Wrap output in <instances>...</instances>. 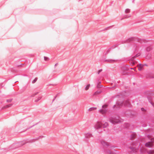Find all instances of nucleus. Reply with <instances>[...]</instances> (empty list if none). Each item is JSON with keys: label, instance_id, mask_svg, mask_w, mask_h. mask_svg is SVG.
<instances>
[{"label": "nucleus", "instance_id": "obj_1", "mask_svg": "<svg viewBox=\"0 0 154 154\" xmlns=\"http://www.w3.org/2000/svg\"><path fill=\"white\" fill-rule=\"evenodd\" d=\"M122 120L119 118H111L109 119L110 122L113 124H115L122 122Z\"/></svg>", "mask_w": 154, "mask_h": 154}, {"label": "nucleus", "instance_id": "obj_2", "mask_svg": "<svg viewBox=\"0 0 154 154\" xmlns=\"http://www.w3.org/2000/svg\"><path fill=\"white\" fill-rule=\"evenodd\" d=\"M102 125V123L100 122H97L95 125V128L97 129H100Z\"/></svg>", "mask_w": 154, "mask_h": 154}, {"label": "nucleus", "instance_id": "obj_3", "mask_svg": "<svg viewBox=\"0 0 154 154\" xmlns=\"http://www.w3.org/2000/svg\"><path fill=\"white\" fill-rule=\"evenodd\" d=\"M153 146V144L152 141L148 142L145 144V146L147 147H151Z\"/></svg>", "mask_w": 154, "mask_h": 154}, {"label": "nucleus", "instance_id": "obj_4", "mask_svg": "<svg viewBox=\"0 0 154 154\" xmlns=\"http://www.w3.org/2000/svg\"><path fill=\"white\" fill-rule=\"evenodd\" d=\"M100 142L101 144L105 147L108 146L109 145V143L104 140H101Z\"/></svg>", "mask_w": 154, "mask_h": 154}, {"label": "nucleus", "instance_id": "obj_5", "mask_svg": "<svg viewBox=\"0 0 154 154\" xmlns=\"http://www.w3.org/2000/svg\"><path fill=\"white\" fill-rule=\"evenodd\" d=\"M130 149H131V152H136L138 150L137 148L133 147H130Z\"/></svg>", "mask_w": 154, "mask_h": 154}, {"label": "nucleus", "instance_id": "obj_6", "mask_svg": "<svg viewBox=\"0 0 154 154\" xmlns=\"http://www.w3.org/2000/svg\"><path fill=\"white\" fill-rule=\"evenodd\" d=\"M139 55L138 54H137L136 56H135L133 57H132L131 59V60L132 61V62H131V64L133 66L135 64V62L134 61V59L137 57L139 56Z\"/></svg>", "mask_w": 154, "mask_h": 154}, {"label": "nucleus", "instance_id": "obj_7", "mask_svg": "<svg viewBox=\"0 0 154 154\" xmlns=\"http://www.w3.org/2000/svg\"><path fill=\"white\" fill-rule=\"evenodd\" d=\"M100 112L101 113L103 114H105L107 110L106 109H103L100 110Z\"/></svg>", "mask_w": 154, "mask_h": 154}, {"label": "nucleus", "instance_id": "obj_8", "mask_svg": "<svg viewBox=\"0 0 154 154\" xmlns=\"http://www.w3.org/2000/svg\"><path fill=\"white\" fill-rule=\"evenodd\" d=\"M137 67H138V69L139 70H141L143 68V65L141 64H139L138 65Z\"/></svg>", "mask_w": 154, "mask_h": 154}, {"label": "nucleus", "instance_id": "obj_9", "mask_svg": "<svg viewBox=\"0 0 154 154\" xmlns=\"http://www.w3.org/2000/svg\"><path fill=\"white\" fill-rule=\"evenodd\" d=\"M148 154H154V150H149L147 151Z\"/></svg>", "mask_w": 154, "mask_h": 154}, {"label": "nucleus", "instance_id": "obj_10", "mask_svg": "<svg viewBox=\"0 0 154 154\" xmlns=\"http://www.w3.org/2000/svg\"><path fill=\"white\" fill-rule=\"evenodd\" d=\"M123 103V102L122 101H118L117 102V104L118 106L120 107L122 106Z\"/></svg>", "mask_w": 154, "mask_h": 154}, {"label": "nucleus", "instance_id": "obj_11", "mask_svg": "<svg viewBox=\"0 0 154 154\" xmlns=\"http://www.w3.org/2000/svg\"><path fill=\"white\" fill-rule=\"evenodd\" d=\"M12 106V105L11 104H8L3 107L2 108V109H6L7 108L11 107Z\"/></svg>", "mask_w": 154, "mask_h": 154}, {"label": "nucleus", "instance_id": "obj_12", "mask_svg": "<svg viewBox=\"0 0 154 154\" xmlns=\"http://www.w3.org/2000/svg\"><path fill=\"white\" fill-rule=\"evenodd\" d=\"M42 98V97L41 96H38V97L35 98V101L36 102H37L38 101Z\"/></svg>", "mask_w": 154, "mask_h": 154}, {"label": "nucleus", "instance_id": "obj_13", "mask_svg": "<svg viewBox=\"0 0 154 154\" xmlns=\"http://www.w3.org/2000/svg\"><path fill=\"white\" fill-rule=\"evenodd\" d=\"M101 93V91H97L94 93V95L95 96V95H97L98 94H100Z\"/></svg>", "mask_w": 154, "mask_h": 154}, {"label": "nucleus", "instance_id": "obj_14", "mask_svg": "<svg viewBox=\"0 0 154 154\" xmlns=\"http://www.w3.org/2000/svg\"><path fill=\"white\" fill-rule=\"evenodd\" d=\"M90 86V84H89L88 85H87L85 88V90L86 91H87L89 89Z\"/></svg>", "mask_w": 154, "mask_h": 154}, {"label": "nucleus", "instance_id": "obj_15", "mask_svg": "<svg viewBox=\"0 0 154 154\" xmlns=\"http://www.w3.org/2000/svg\"><path fill=\"white\" fill-rule=\"evenodd\" d=\"M130 9H128V8H127L125 10V12L126 13H129L130 12Z\"/></svg>", "mask_w": 154, "mask_h": 154}, {"label": "nucleus", "instance_id": "obj_16", "mask_svg": "<svg viewBox=\"0 0 154 154\" xmlns=\"http://www.w3.org/2000/svg\"><path fill=\"white\" fill-rule=\"evenodd\" d=\"M108 123L106 122L104 123L103 125V127H106V126H108Z\"/></svg>", "mask_w": 154, "mask_h": 154}, {"label": "nucleus", "instance_id": "obj_17", "mask_svg": "<svg viewBox=\"0 0 154 154\" xmlns=\"http://www.w3.org/2000/svg\"><path fill=\"white\" fill-rule=\"evenodd\" d=\"M107 105H104L103 106L102 108L103 109H105L107 108Z\"/></svg>", "mask_w": 154, "mask_h": 154}, {"label": "nucleus", "instance_id": "obj_18", "mask_svg": "<svg viewBox=\"0 0 154 154\" xmlns=\"http://www.w3.org/2000/svg\"><path fill=\"white\" fill-rule=\"evenodd\" d=\"M44 59L45 60V61H48L49 60L48 58L47 57H44Z\"/></svg>", "mask_w": 154, "mask_h": 154}, {"label": "nucleus", "instance_id": "obj_19", "mask_svg": "<svg viewBox=\"0 0 154 154\" xmlns=\"http://www.w3.org/2000/svg\"><path fill=\"white\" fill-rule=\"evenodd\" d=\"M37 93H35V94H33L32 95V96L33 97H34L35 95H36L37 94Z\"/></svg>", "mask_w": 154, "mask_h": 154}, {"label": "nucleus", "instance_id": "obj_20", "mask_svg": "<svg viewBox=\"0 0 154 154\" xmlns=\"http://www.w3.org/2000/svg\"><path fill=\"white\" fill-rule=\"evenodd\" d=\"M151 141L152 142V143H154V138L152 139L151 140Z\"/></svg>", "mask_w": 154, "mask_h": 154}, {"label": "nucleus", "instance_id": "obj_21", "mask_svg": "<svg viewBox=\"0 0 154 154\" xmlns=\"http://www.w3.org/2000/svg\"><path fill=\"white\" fill-rule=\"evenodd\" d=\"M102 71V69H100L99 70V71L98 72V73L99 74V73L101 72Z\"/></svg>", "mask_w": 154, "mask_h": 154}, {"label": "nucleus", "instance_id": "obj_22", "mask_svg": "<svg viewBox=\"0 0 154 154\" xmlns=\"http://www.w3.org/2000/svg\"><path fill=\"white\" fill-rule=\"evenodd\" d=\"M141 110L142 111H144L145 110L143 108H142L141 109Z\"/></svg>", "mask_w": 154, "mask_h": 154}, {"label": "nucleus", "instance_id": "obj_23", "mask_svg": "<svg viewBox=\"0 0 154 154\" xmlns=\"http://www.w3.org/2000/svg\"><path fill=\"white\" fill-rule=\"evenodd\" d=\"M133 136L134 137H135L136 136V135L135 134H134L133 135Z\"/></svg>", "mask_w": 154, "mask_h": 154}, {"label": "nucleus", "instance_id": "obj_24", "mask_svg": "<svg viewBox=\"0 0 154 154\" xmlns=\"http://www.w3.org/2000/svg\"><path fill=\"white\" fill-rule=\"evenodd\" d=\"M35 82V80H34V81H33V83H34Z\"/></svg>", "mask_w": 154, "mask_h": 154}, {"label": "nucleus", "instance_id": "obj_25", "mask_svg": "<svg viewBox=\"0 0 154 154\" xmlns=\"http://www.w3.org/2000/svg\"><path fill=\"white\" fill-rule=\"evenodd\" d=\"M96 109H97L96 108H93V110Z\"/></svg>", "mask_w": 154, "mask_h": 154}, {"label": "nucleus", "instance_id": "obj_26", "mask_svg": "<svg viewBox=\"0 0 154 154\" xmlns=\"http://www.w3.org/2000/svg\"><path fill=\"white\" fill-rule=\"evenodd\" d=\"M114 61V60H110V61H111V62H112V61Z\"/></svg>", "mask_w": 154, "mask_h": 154}, {"label": "nucleus", "instance_id": "obj_27", "mask_svg": "<svg viewBox=\"0 0 154 154\" xmlns=\"http://www.w3.org/2000/svg\"><path fill=\"white\" fill-rule=\"evenodd\" d=\"M135 68H136V67H135V68H134V69H132V68H131V69H135Z\"/></svg>", "mask_w": 154, "mask_h": 154}, {"label": "nucleus", "instance_id": "obj_28", "mask_svg": "<svg viewBox=\"0 0 154 154\" xmlns=\"http://www.w3.org/2000/svg\"><path fill=\"white\" fill-rule=\"evenodd\" d=\"M126 102H127L128 103H129V102L128 101H127Z\"/></svg>", "mask_w": 154, "mask_h": 154}]
</instances>
